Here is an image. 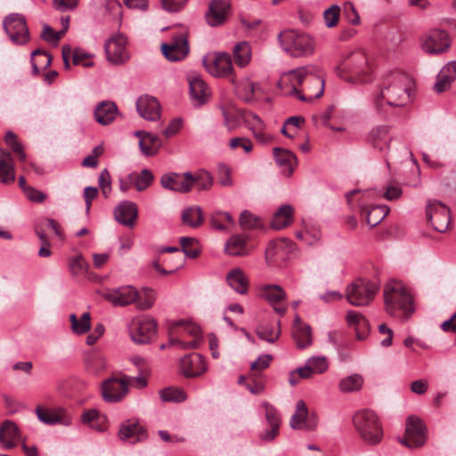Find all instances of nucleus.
Returning a JSON list of instances; mask_svg holds the SVG:
<instances>
[{
  "mask_svg": "<svg viewBox=\"0 0 456 456\" xmlns=\"http://www.w3.org/2000/svg\"><path fill=\"white\" fill-rule=\"evenodd\" d=\"M411 79L400 72L387 74L382 80L379 90L373 96L376 110L382 114L386 112L385 107L404 106L410 98L409 89Z\"/></svg>",
  "mask_w": 456,
  "mask_h": 456,
  "instance_id": "obj_1",
  "label": "nucleus"
},
{
  "mask_svg": "<svg viewBox=\"0 0 456 456\" xmlns=\"http://www.w3.org/2000/svg\"><path fill=\"white\" fill-rule=\"evenodd\" d=\"M305 83H313L314 86H318V91L314 93V97H321L323 94L324 77L318 73L317 67L313 65L299 67L284 73L277 86L281 89L289 87V91L286 94L295 96L302 102H305L306 96L298 89L299 86H303Z\"/></svg>",
  "mask_w": 456,
  "mask_h": 456,
  "instance_id": "obj_2",
  "label": "nucleus"
},
{
  "mask_svg": "<svg viewBox=\"0 0 456 456\" xmlns=\"http://www.w3.org/2000/svg\"><path fill=\"white\" fill-rule=\"evenodd\" d=\"M384 301L386 311L390 315H395L401 310L408 318L413 312V299L408 289L402 281H391L384 287Z\"/></svg>",
  "mask_w": 456,
  "mask_h": 456,
  "instance_id": "obj_3",
  "label": "nucleus"
},
{
  "mask_svg": "<svg viewBox=\"0 0 456 456\" xmlns=\"http://www.w3.org/2000/svg\"><path fill=\"white\" fill-rule=\"evenodd\" d=\"M346 72L341 75L346 80L353 83H367L371 79L373 63L366 52L357 50L353 52L343 62Z\"/></svg>",
  "mask_w": 456,
  "mask_h": 456,
  "instance_id": "obj_4",
  "label": "nucleus"
},
{
  "mask_svg": "<svg viewBox=\"0 0 456 456\" xmlns=\"http://www.w3.org/2000/svg\"><path fill=\"white\" fill-rule=\"evenodd\" d=\"M353 424L365 443L373 445L381 442L383 428L374 411L367 409L356 411L353 416Z\"/></svg>",
  "mask_w": 456,
  "mask_h": 456,
  "instance_id": "obj_5",
  "label": "nucleus"
},
{
  "mask_svg": "<svg viewBox=\"0 0 456 456\" xmlns=\"http://www.w3.org/2000/svg\"><path fill=\"white\" fill-rule=\"evenodd\" d=\"M278 39L283 51L292 57L307 56L314 53V41L304 32L287 29L279 34Z\"/></svg>",
  "mask_w": 456,
  "mask_h": 456,
  "instance_id": "obj_6",
  "label": "nucleus"
},
{
  "mask_svg": "<svg viewBox=\"0 0 456 456\" xmlns=\"http://www.w3.org/2000/svg\"><path fill=\"white\" fill-rule=\"evenodd\" d=\"M378 289L374 282L359 278L346 287V298L354 306H364L373 300Z\"/></svg>",
  "mask_w": 456,
  "mask_h": 456,
  "instance_id": "obj_7",
  "label": "nucleus"
},
{
  "mask_svg": "<svg viewBox=\"0 0 456 456\" xmlns=\"http://www.w3.org/2000/svg\"><path fill=\"white\" fill-rule=\"evenodd\" d=\"M428 439L427 428L424 422L414 415L406 419L405 431L399 442L408 448L422 447Z\"/></svg>",
  "mask_w": 456,
  "mask_h": 456,
  "instance_id": "obj_8",
  "label": "nucleus"
},
{
  "mask_svg": "<svg viewBox=\"0 0 456 456\" xmlns=\"http://www.w3.org/2000/svg\"><path fill=\"white\" fill-rule=\"evenodd\" d=\"M130 379L126 375L110 377L102 384V395L105 402L116 403L122 401L129 391Z\"/></svg>",
  "mask_w": 456,
  "mask_h": 456,
  "instance_id": "obj_9",
  "label": "nucleus"
},
{
  "mask_svg": "<svg viewBox=\"0 0 456 456\" xmlns=\"http://www.w3.org/2000/svg\"><path fill=\"white\" fill-rule=\"evenodd\" d=\"M3 26L13 44L23 45L29 40V32L23 15L19 13L9 14L4 18Z\"/></svg>",
  "mask_w": 456,
  "mask_h": 456,
  "instance_id": "obj_10",
  "label": "nucleus"
},
{
  "mask_svg": "<svg viewBox=\"0 0 456 456\" xmlns=\"http://www.w3.org/2000/svg\"><path fill=\"white\" fill-rule=\"evenodd\" d=\"M130 337L136 344H149L157 337V322L149 317L134 320Z\"/></svg>",
  "mask_w": 456,
  "mask_h": 456,
  "instance_id": "obj_11",
  "label": "nucleus"
},
{
  "mask_svg": "<svg viewBox=\"0 0 456 456\" xmlns=\"http://www.w3.org/2000/svg\"><path fill=\"white\" fill-rule=\"evenodd\" d=\"M427 217L438 232H444L451 224L450 208L437 200H429L427 205Z\"/></svg>",
  "mask_w": 456,
  "mask_h": 456,
  "instance_id": "obj_12",
  "label": "nucleus"
},
{
  "mask_svg": "<svg viewBox=\"0 0 456 456\" xmlns=\"http://www.w3.org/2000/svg\"><path fill=\"white\" fill-rule=\"evenodd\" d=\"M289 426L292 429L314 431L318 426L316 412H309L305 403L298 400L296 403V411L291 416Z\"/></svg>",
  "mask_w": 456,
  "mask_h": 456,
  "instance_id": "obj_13",
  "label": "nucleus"
},
{
  "mask_svg": "<svg viewBox=\"0 0 456 456\" xmlns=\"http://www.w3.org/2000/svg\"><path fill=\"white\" fill-rule=\"evenodd\" d=\"M160 184L164 189L179 193H188L193 187L192 174L185 173H167L160 177Z\"/></svg>",
  "mask_w": 456,
  "mask_h": 456,
  "instance_id": "obj_14",
  "label": "nucleus"
},
{
  "mask_svg": "<svg viewBox=\"0 0 456 456\" xmlns=\"http://www.w3.org/2000/svg\"><path fill=\"white\" fill-rule=\"evenodd\" d=\"M126 45V38L121 34L109 38L104 45L108 61L114 64L126 62L129 59Z\"/></svg>",
  "mask_w": 456,
  "mask_h": 456,
  "instance_id": "obj_15",
  "label": "nucleus"
},
{
  "mask_svg": "<svg viewBox=\"0 0 456 456\" xmlns=\"http://www.w3.org/2000/svg\"><path fill=\"white\" fill-rule=\"evenodd\" d=\"M163 55L170 61H178L184 59L190 51L187 37L184 33L174 36L169 44L161 45Z\"/></svg>",
  "mask_w": 456,
  "mask_h": 456,
  "instance_id": "obj_16",
  "label": "nucleus"
},
{
  "mask_svg": "<svg viewBox=\"0 0 456 456\" xmlns=\"http://www.w3.org/2000/svg\"><path fill=\"white\" fill-rule=\"evenodd\" d=\"M448 33L442 29H434L427 35L421 44L423 50L428 53L439 54L450 47Z\"/></svg>",
  "mask_w": 456,
  "mask_h": 456,
  "instance_id": "obj_17",
  "label": "nucleus"
},
{
  "mask_svg": "<svg viewBox=\"0 0 456 456\" xmlns=\"http://www.w3.org/2000/svg\"><path fill=\"white\" fill-rule=\"evenodd\" d=\"M103 297L114 305L126 306L137 299L139 292L134 287L127 285L109 289Z\"/></svg>",
  "mask_w": 456,
  "mask_h": 456,
  "instance_id": "obj_18",
  "label": "nucleus"
},
{
  "mask_svg": "<svg viewBox=\"0 0 456 456\" xmlns=\"http://www.w3.org/2000/svg\"><path fill=\"white\" fill-rule=\"evenodd\" d=\"M179 368L186 378L200 376L207 370L203 356L197 353L188 354L181 358Z\"/></svg>",
  "mask_w": 456,
  "mask_h": 456,
  "instance_id": "obj_19",
  "label": "nucleus"
},
{
  "mask_svg": "<svg viewBox=\"0 0 456 456\" xmlns=\"http://www.w3.org/2000/svg\"><path fill=\"white\" fill-rule=\"evenodd\" d=\"M203 61L206 69L213 77H227L232 73L233 67L232 59L226 53H216L210 63H208L206 60Z\"/></svg>",
  "mask_w": 456,
  "mask_h": 456,
  "instance_id": "obj_20",
  "label": "nucleus"
},
{
  "mask_svg": "<svg viewBox=\"0 0 456 456\" xmlns=\"http://www.w3.org/2000/svg\"><path fill=\"white\" fill-rule=\"evenodd\" d=\"M230 4L225 0H212L208 4V10L205 14L207 23L211 27L224 24L227 19Z\"/></svg>",
  "mask_w": 456,
  "mask_h": 456,
  "instance_id": "obj_21",
  "label": "nucleus"
},
{
  "mask_svg": "<svg viewBox=\"0 0 456 456\" xmlns=\"http://www.w3.org/2000/svg\"><path fill=\"white\" fill-rule=\"evenodd\" d=\"M160 110L161 106L155 97L142 95L136 101V110L146 120H158L160 118Z\"/></svg>",
  "mask_w": 456,
  "mask_h": 456,
  "instance_id": "obj_22",
  "label": "nucleus"
},
{
  "mask_svg": "<svg viewBox=\"0 0 456 456\" xmlns=\"http://www.w3.org/2000/svg\"><path fill=\"white\" fill-rule=\"evenodd\" d=\"M118 437L123 440H130L132 444L142 441L147 437L146 429L136 419H127L121 423Z\"/></svg>",
  "mask_w": 456,
  "mask_h": 456,
  "instance_id": "obj_23",
  "label": "nucleus"
},
{
  "mask_svg": "<svg viewBox=\"0 0 456 456\" xmlns=\"http://www.w3.org/2000/svg\"><path fill=\"white\" fill-rule=\"evenodd\" d=\"M137 216V206L133 201L124 200L120 202L114 209V216L116 221L125 226H134Z\"/></svg>",
  "mask_w": 456,
  "mask_h": 456,
  "instance_id": "obj_24",
  "label": "nucleus"
},
{
  "mask_svg": "<svg viewBox=\"0 0 456 456\" xmlns=\"http://www.w3.org/2000/svg\"><path fill=\"white\" fill-rule=\"evenodd\" d=\"M36 413L38 419L46 425L62 424L67 426L70 424V419L63 409L53 410L38 406L36 409Z\"/></svg>",
  "mask_w": 456,
  "mask_h": 456,
  "instance_id": "obj_25",
  "label": "nucleus"
},
{
  "mask_svg": "<svg viewBox=\"0 0 456 456\" xmlns=\"http://www.w3.org/2000/svg\"><path fill=\"white\" fill-rule=\"evenodd\" d=\"M273 151L276 164L282 168V173L286 176L291 175L297 164L296 155L291 151L280 147L273 148Z\"/></svg>",
  "mask_w": 456,
  "mask_h": 456,
  "instance_id": "obj_26",
  "label": "nucleus"
},
{
  "mask_svg": "<svg viewBox=\"0 0 456 456\" xmlns=\"http://www.w3.org/2000/svg\"><path fill=\"white\" fill-rule=\"evenodd\" d=\"M189 86L191 97L196 104L202 105L208 101L210 91L200 76H190Z\"/></svg>",
  "mask_w": 456,
  "mask_h": 456,
  "instance_id": "obj_27",
  "label": "nucleus"
},
{
  "mask_svg": "<svg viewBox=\"0 0 456 456\" xmlns=\"http://www.w3.org/2000/svg\"><path fill=\"white\" fill-rule=\"evenodd\" d=\"M456 79V62L447 63L438 73L436 81L434 85V90L437 93L447 91L451 84Z\"/></svg>",
  "mask_w": 456,
  "mask_h": 456,
  "instance_id": "obj_28",
  "label": "nucleus"
},
{
  "mask_svg": "<svg viewBox=\"0 0 456 456\" xmlns=\"http://www.w3.org/2000/svg\"><path fill=\"white\" fill-rule=\"evenodd\" d=\"M388 133V126H378L370 130L368 141L374 148L380 151H384L389 148V143L391 142V137Z\"/></svg>",
  "mask_w": 456,
  "mask_h": 456,
  "instance_id": "obj_29",
  "label": "nucleus"
},
{
  "mask_svg": "<svg viewBox=\"0 0 456 456\" xmlns=\"http://www.w3.org/2000/svg\"><path fill=\"white\" fill-rule=\"evenodd\" d=\"M20 437V431L17 425L5 420L0 428V443L4 449H12L16 446Z\"/></svg>",
  "mask_w": 456,
  "mask_h": 456,
  "instance_id": "obj_30",
  "label": "nucleus"
},
{
  "mask_svg": "<svg viewBox=\"0 0 456 456\" xmlns=\"http://www.w3.org/2000/svg\"><path fill=\"white\" fill-rule=\"evenodd\" d=\"M348 325L354 329L356 338L364 339L370 331V324L368 320L354 311H348L346 316Z\"/></svg>",
  "mask_w": 456,
  "mask_h": 456,
  "instance_id": "obj_31",
  "label": "nucleus"
},
{
  "mask_svg": "<svg viewBox=\"0 0 456 456\" xmlns=\"http://www.w3.org/2000/svg\"><path fill=\"white\" fill-rule=\"evenodd\" d=\"M224 251L229 256H243L249 254L248 248V237L246 235L236 234L229 238L225 243Z\"/></svg>",
  "mask_w": 456,
  "mask_h": 456,
  "instance_id": "obj_32",
  "label": "nucleus"
},
{
  "mask_svg": "<svg viewBox=\"0 0 456 456\" xmlns=\"http://www.w3.org/2000/svg\"><path fill=\"white\" fill-rule=\"evenodd\" d=\"M117 114V105L110 101H103L99 103L94 113L96 121L102 126L110 124L115 119Z\"/></svg>",
  "mask_w": 456,
  "mask_h": 456,
  "instance_id": "obj_33",
  "label": "nucleus"
},
{
  "mask_svg": "<svg viewBox=\"0 0 456 456\" xmlns=\"http://www.w3.org/2000/svg\"><path fill=\"white\" fill-rule=\"evenodd\" d=\"M15 180L13 159L12 154L0 149V182L12 183Z\"/></svg>",
  "mask_w": 456,
  "mask_h": 456,
  "instance_id": "obj_34",
  "label": "nucleus"
},
{
  "mask_svg": "<svg viewBox=\"0 0 456 456\" xmlns=\"http://www.w3.org/2000/svg\"><path fill=\"white\" fill-rule=\"evenodd\" d=\"M226 281L229 286L237 293L241 295L248 293L249 282L241 269L235 268L230 271L226 275Z\"/></svg>",
  "mask_w": 456,
  "mask_h": 456,
  "instance_id": "obj_35",
  "label": "nucleus"
},
{
  "mask_svg": "<svg viewBox=\"0 0 456 456\" xmlns=\"http://www.w3.org/2000/svg\"><path fill=\"white\" fill-rule=\"evenodd\" d=\"M371 195L372 192L370 191L352 190L346 193V198L351 210L359 208L363 212L370 207L368 200Z\"/></svg>",
  "mask_w": 456,
  "mask_h": 456,
  "instance_id": "obj_36",
  "label": "nucleus"
},
{
  "mask_svg": "<svg viewBox=\"0 0 456 456\" xmlns=\"http://www.w3.org/2000/svg\"><path fill=\"white\" fill-rule=\"evenodd\" d=\"M85 365L86 370L94 375H97L106 369L104 357L94 349H91L86 354Z\"/></svg>",
  "mask_w": 456,
  "mask_h": 456,
  "instance_id": "obj_37",
  "label": "nucleus"
},
{
  "mask_svg": "<svg viewBox=\"0 0 456 456\" xmlns=\"http://www.w3.org/2000/svg\"><path fill=\"white\" fill-rule=\"evenodd\" d=\"M294 216V208L291 205H282L273 215L272 227L281 230L291 224Z\"/></svg>",
  "mask_w": 456,
  "mask_h": 456,
  "instance_id": "obj_38",
  "label": "nucleus"
},
{
  "mask_svg": "<svg viewBox=\"0 0 456 456\" xmlns=\"http://www.w3.org/2000/svg\"><path fill=\"white\" fill-rule=\"evenodd\" d=\"M292 338L297 348L309 347L313 343L311 327L309 325L296 326L292 330Z\"/></svg>",
  "mask_w": 456,
  "mask_h": 456,
  "instance_id": "obj_39",
  "label": "nucleus"
},
{
  "mask_svg": "<svg viewBox=\"0 0 456 456\" xmlns=\"http://www.w3.org/2000/svg\"><path fill=\"white\" fill-rule=\"evenodd\" d=\"M258 338L268 343H274L281 335L280 321L276 322V328L273 323H261L256 328Z\"/></svg>",
  "mask_w": 456,
  "mask_h": 456,
  "instance_id": "obj_40",
  "label": "nucleus"
},
{
  "mask_svg": "<svg viewBox=\"0 0 456 456\" xmlns=\"http://www.w3.org/2000/svg\"><path fill=\"white\" fill-rule=\"evenodd\" d=\"M162 146V141L154 134L147 133L139 142L142 152L146 156L155 155Z\"/></svg>",
  "mask_w": 456,
  "mask_h": 456,
  "instance_id": "obj_41",
  "label": "nucleus"
},
{
  "mask_svg": "<svg viewBox=\"0 0 456 456\" xmlns=\"http://www.w3.org/2000/svg\"><path fill=\"white\" fill-rule=\"evenodd\" d=\"M363 212H366V223L370 227H374L388 215L389 208L386 205L370 206Z\"/></svg>",
  "mask_w": 456,
  "mask_h": 456,
  "instance_id": "obj_42",
  "label": "nucleus"
},
{
  "mask_svg": "<svg viewBox=\"0 0 456 456\" xmlns=\"http://www.w3.org/2000/svg\"><path fill=\"white\" fill-rule=\"evenodd\" d=\"M182 221L184 224L191 227L198 228L203 223L202 210L199 207H189L182 213Z\"/></svg>",
  "mask_w": 456,
  "mask_h": 456,
  "instance_id": "obj_43",
  "label": "nucleus"
},
{
  "mask_svg": "<svg viewBox=\"0 0 456 456\" xmlns=\"http://www.w3.org/2000/svg\"><path fill=\"white\" fill-rule=\"evenodd\" d=\"M233 57L238 66L241 68L247 66L251 60V47L248 43L239 42L233 48Z\"/></svg>",
  "mask_w": 456,
  "mask_h": 456,
  "instance_id": "obj_44",
  "label": "nucleus"
},
{
  "mask_svg": "<svg viewBox=\"0 0 456 456\" xmlns=\"http://www.w3.org/2000/svg\"><path fill=\"white\" fill-rule=\"evenodd\" d=\"M261 295L272 305H277L286 297L283 289L278 285H266L263 288Z\"/></svg>",
  "mask_w": 456,
  "mask_h": 456,
  "instance_id": "obj_45",
  "label": "nucleus"
},
{
  "mask_svg": "<svg viewBox=\"0 0 456 456\" xmlns=\"http://www.w3.org/2000/svg\"><path fill=\"white\" fill-rule=\"evenodd\" d=\"M4 142L11 149L12 153L17 156L19 160H26V153L24 151L23 146L21 142L19 141L17 135L13 132L8 131L5 134Z\"/></svg>",
  "mask_w": 456,
  "mask_h": 456,
  "instance_id": "obj_46",
  "label": "nucleus"
},
{
  "mask_svg": "<svg viewBox=\"0 0 456 456\" xmlns=\"http://www.w3.org/2000/svg\"><path fill=\"white\" fill-rule=\"evenodd\" d=\"M159 395L164 402L181 403L187 398L183 389L175 387H168L160 390Z\"/></svg>",
  "mask_w": 456,
  "mask_h": 456,
  "instance_id": "obj_47",
  "label": "nucleus"
},
{
  "mask_svg": "<svg viewBox=\"0 0 456 456\" xmlns=\"http://www.w3.org/2000/svg\"><path fill=\"white\" fill-rule=\"evenodd\" d=\"M362 384V377L359 374H353L341 379L338 387L341 392L349 393L359 390Z\"/></svg>",
  "mask_w": 456,
  "mask_h": 456,
  "instance_id": "obj_48",
  "label": "nucleus"
},
{
  "mask_svg": "<svg viewBox=\"0 0 456 456\" xmlns=\"http://www.w3.org/2000/svg\"><path fill=\"white\" fill-rule=\"evenodd\" d=\"M132 174L134 175V185L138 191H144L154 180L151 171L146 168L142 169L140 174Z\"/></svg>",
  "mask_w": 456,
  "mask_h": 456,
  "instance_id": "obj_49",
  "label": "nucleus"
},
{
  "mask_svg": "<svg viewBox=\"0 0 456 456\" xmlns=\"http://www.w3.org/2000/svg\"><path fill=\"white\" fill-rule=\"evenodd\" d=\"M193 185L200 191L209 190L213 184L214 179L211 174L204 169L192 174Z\"/></svg>",
  "mask_w": 456,
  "mask_h": 456,
  "instance_id": "obj_50",
  "label": "nucleus"
},
{
  "mask_svg": "<svg viewBox=\"0 0 456 456\" xmlns=\"http://www.w3.org/2000/svg\"><path fill=\"white\" fill-rule=\"evenodd\" d=\"M155 302V293L152 289L145 288L134 301L136 307L140 310L150 309Z\"/></svg>",
  "mask_w": 456,
  "mask_h": 456,
  "instance_id": "obj_51",
  "label": "nucleus"
},
{
  "mask_svg": "<svg viewBox=\"0 0 456 456\" xmlns=\"http://www.w3.org/2000/svg\"><path fill=\"white\" fill-rule=\"evenodd\" d=\"M198 240L191 237H182L180 245L184 255L190 258H196L200 255V248L197 246Z\"/></svg>",
  "mask_w": 456,
  "mask_h": 456,
  "instance_id": "obj_52",
  "label": "nucleus"
},
{
  "mask_svg": "<svg viewBox=\"0 0 456 456\" xmlns=\"http://www.w3.org/2000/svg\"><path fill=\"white\" fill-rule=\"evenodd\" d=\"M240 225L244 230H252L262 226V224L261 220L257 216L248 210H244L241 212L240 216Z\"/></svg>",
  "mask_w": 456,
  "mask_h": 456,
  "instance_id": "obj_53",
  "label": "nucleus"
},
{
  "mask_svg": "<svg viewBox=\"0 0 456 456\" xmlns=\"http://www.w3.org/2000/svg\"><path fill=\"white\" fill-rule=\"evenodd\" d=\"M341 14V8L338 4H332L323 12V19L327 28H334L338 25Z\"/></svg>",
  "mask_w": 456,
  "mask_h": 456,
  "instance_id": "obj_54",
  "label": "nucleus"
},
{
  "mask_svg": "<svg viewBox=\"0 0 456 456\" xmlns=\"http://www.w3.org/2000/svg\"><path fill=\"white\" fill-rule=\"evenodd\" d=\"M250 382L246 384L247 389L253 395H260L265 387V381L261 375L257 373L249 374Z\"/></svg>",
  "mask_w": 456,
  "mask_h": 456,
  "instance_id": "obj_55",
  "label": "nucleus"
},
{
  "mask_svg": "<svg viewBox=\"0 0 456 456\" xmlns=\"http://www.w3.org/2000/svg\"><path fill=\"white\" fill-rule=\"evenodd\" d=\"M224 221L229 224H234L232 216L228 212H216L210 219L212 227L218 231L225 230V225L223 224Z\"/></svg>",
  "mask_w": 456,
  "mask_h": 456,
  "instance_id": "obj_56",
  "label": "nucleus"
},
{
  "mask_svg": "<svg viewBox=\"0 0 456 456\" xmlns=\"http://www.w3.org/2000/svg\"><path fill=\"white\" fill-rule=\"evenodd\" d=\"M99 187L105 198H108L111 191V178L108 169L104 168L98 178Z\"/></svg>",
  "mask_w": 456,
  "mask_h": 456,
  "instance_id": "obj_57",
  "label": "nucleus"
},
{
  "mask_svg": "<svg viewBox=\"0 0 456 456\" xmlns=\"http://www.w3.org/2000/svg\"><path fill=\"white\" fill-rule=\"evenodd\" d=\"M265 419L270 428L280 429L281 417L277 410L268 403L265 404Z\"/></svg>",
  "mask_w": 456,
  "mask_h": 456,
  "instance_id": "obj_58",
  "label": "nucleus"
},
{
  "mask_svg": "<svg viewBox=\"0 0 456 456\" xmlns=\"http://www.w3.org/2000/svg\"><path fill=\"white\" fill-rule=\"evenodd\" d=\"M343 12L345 18L347 20L349 23L355 26L360 24L361 19L353 3H345Z\"/></svg>",
  "mask_w": 456,
  "mask_h": 456,
  "instance_id": "obj_59",
  "label": "nucleus"
},
{
  "mask_svg": "<svg viewBox=\"0 0 456 456\" xmlns=\"http://www.w3.org/2000/svg\"><path fill=\"white\" fill-rule=\"evenodd\" d=\"M91 315L88 312L84 313L77 324L74 325L73 332L78 335L85 334L90 330L91 328Z\"/></svg>",
  "mask_w": 456,
  "mask_h": 456,
  "instance_id": "obj_60",
  "label": "nucleus"
},
{
  "mask_svg": "<svg viewBox=\"0 0 456 456\" xmlns=\"http://www.w3.org/2000/svg\"><path fill=\"white\" fill-rule=\"evenodd\" d=\"M307 362L311 369H313L314 373H323L329 366L327 359L324 356H313L310 357Z\"/></svg>",
  "mask_w": 456,
  "mask_h": 456,
  "instance_id": "obj_61",
  "label": "nucleus"
},
{
  "mask_svg": "<svg viewBox=\"0 0 456 456\" xmlns=\"http://www.w3.org/2000/svg\"><path fill=\"white\" fill-rule=\"evenodd\" d=\"M72 62L74 65H82L84 67L93 66V61H89L91 55L81 49L72 51Z\"/></svg>",
  "mask_w": 456,
  "mask_h": 456,
  "instance_id": "obj_62",
  "label": "nucleus"
},
{
  "mask_svg": "<svg viewBox=\"0 0 456 456\" xmlns=\"http://www.w3.org/2000/svg\"><path fill=\"white\" fill-rule=\"evenodd\" d=\"M86 266L87 264L80 255L72 257L69 262V268L73 275L81 274L84 271H86Z\"/></svg>",
  "mask_w": 456,
  "mask_h": 456,
  "instance_id": "obj_63",
  "label": "nucleus"
},
{
  "mask_svg": "<svg viewBox=\"0 0 456 456\" xmlns=\"http://www.w3.org/2000/svg\"><path fill=\"white\" fill-rule=\"evenodd\" d=\"M273 355L269 354L260 355L255 362H253L250 365V370L257 371L264 370L270 366V363L273 360Z\"/></svg>",
  "mask_w": 456,
  "mask_h": 456,
  "instance_id": "obj_64",
  "label": "nucleus"
}]
</instances>
